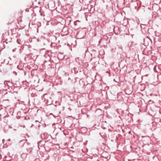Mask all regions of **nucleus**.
Segmentation results:
<instances>
[{"instance_id": "1", "label": "nucleus", "mask_w": 161, "mask_h": 161, "mask_svg": "<svg viewBox=\"0 0 161 161\" xmlns=\"http://www.w3.org/2000/svg\"><path fill=\"white\" fill-rule=\"evenodd\" d=\"M77 22H79V20H77V21H75L74 22V24L75 25H77Z\"/></svg>"}, {"instance_id": "2", "label": "nucleus", "mask_w": 161, "mask_h": 161, "mask_svg": "<svg viewBox=\"0 0 161 161\" xmlns=\"http://www.w3.org/2000/svg\"><path fill=\"white\" fill-rule=\"evenodd\" d=\"M10 139H9L8 140V141H10Z\"/></svg>"}]
</instances>
